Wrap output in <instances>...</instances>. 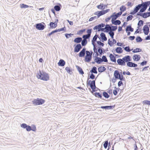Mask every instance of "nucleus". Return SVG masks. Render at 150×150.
I'll use <instances>...</instances> for the list:
<instances>
[{
  "label": "nucleus",
  "instance_id": "obj_1",
  "mask_svg": "<svg viewBox=\"0 0 150 150\" xmlns=\"http://www.w3.org/2000/svg\"><path fill=\"white\" fill-rule=\"evenodd\" d=\"M36 76L38 79L44 81H47L49 79L48 74L44 71L41 72L40 70H39V72L37 73Z\"/></svg>",
  "mask_w": 150,
  "mask_h": 150
},
{
  "label": "nucleus",
  "instance_id": "obj_2",
  "mask_svg": "<svg viewBox=\"0 0 150 150\" xmlns=\"http://www.w3.org/2000/svg\"><path fill=\"white\" fill-rule=\"evenodd\" d=\"M150 5V1H148L144 2H142L141 4H139L136 6L134 8V10L137 13L138 12L139 9H141L142 8L145 7L146 8H147L148 6Z\"/></svg>",
  "mask_w": 150,
  "mask_h": 150
},
{
  "label": "nucleus",
  "instance_id": "obj_3",
  "mask_svg": "<svg viewBox=\"0 0 150 150\" xmlns=\"http://www.w3.org/2000/svg\"><path fill=\"white\" fill-rule=\"evenodd\" d=\"M45 100L41 98H37L35 99L32 101L33 103L35 105H41L43 104Z\"/></svg>",
  "mask_w": 150,
  "mask_h": 150
},
{
  "label": "nucleus",
  "instance_id": "obj_4",
  "mask_svg": "<svg viewBox=\"0 0 150 150\" xmlns=\"http://www.w3.org/2000/svg\"><path fill=\"white\" fill-rule=\"evenodd\" d=\"M86 55L85 57V61L86 62H90L92 59V54L88 51H86Z\"/></svg>",
  "mask_w": 150,
  "mask_h": 150
},
{
  "label": "nucleus",
  "instance_id": "obj_5",
  "mask_svg": "<svg viewBox=\"0 0 150 150\" xmlns=\"http://www.w3.org/2000/svg\"><path fill=\"white\" fill-rule=\"evenodd\" d=\"M35 27L38 30H42L45 28L46 25L43 22L36 24Z\"/></svg>",
  "mask_w": 150,
  "mask_h": 150
},
{
  "label": "nucleus",
  "instance_id": "obj_6",
  "mask_svg": "<svg viewBox=\"0 0 150 150\" xmlns=\"http://www.w3.org/2000/svg\"><path fill=\"white\" fill-rule=\"evenodd\" d=\"M90 86L91 88L92 89L93 92H95L97 91V90H96V88L95 85V80L92 81L91 83L88 85Z\"/></svg>",
  "mask_w": 150,
  "mask_h": 150
},
{
  "label": "nucleus",
  "instance_id": "obj_7",
  "mask_svg": "<svg viewBox=\"0 0 150 150\" xmlns=\"http://www.w3.org/2000/svg\"><path fill=\"white\" fill-rule=\"evenodd\" d=\"M105 26V24L104 23H102L95 26L93 28L94 30H98V31H100V30L101 28L104 27Z\"/></svg>",
  "mask_w": 150,
  "mask_h": 150
},
{
  "label": "nucleus",
  "instance_id": "obj_8",
  "mask_svg": "<svg viewBox=\"0 0 150 150\" xmlns=\"http://www.w3.org/2000/svg\"><path fill=\"white\" fill-rule=\"evenodd\" d=\"M122 58L125 63L126 62L128 63L132 61V58L129 55L126 56Z\"/></svg>",
  "mask_w": 150,
  "mask_h": 150
},
{
  "label": "nucleus",
  "instance_id": "obj_9",
  "mask_svg": "<svg viewBox=\"0 0 150 150\" xmlns=\"http://www.w3.org/2000/svg\"><path fill=\"white\" fill-rule=\"evenodd\" d=\"M122 14V13L119 12L117 13L114 12L113 13L112 15V19H116L118 17H120Z\"/></svg>",
  "mask_w": 150,
  "mask_h": 150
},
{
  "label": "nucleus",
  "instance_id": "obj_10",
  "mask_svg": "<svg viewBox=\"0 0 150 150\" xmlns=\"http://www.w3.org/2000/svg\"><path fill=\"white\" fill-rule=\"evenodd\" d=\"M82 48V47L80 44H77L74 47V52H78Z\"/></svg>",
  "mask_w": 150,
  "mask_h": 150
},
{
  "label": "nucleus",
  "instance_id": "obj_11",
  "mask_svg": "<svg viewBox=\"0 0 150 150\" xmlns=\"http://www.w3.org/2000/svg\"><path fill=\"white\" fill-rule=\"evenodd\" d=\"M143 30L144 33L145 35H147L148 34L149 32V28L147 25H146L144 26Z\"/></svg>",
  "mask_w": 150,
  "mask_h": 150
},
{
  "label": "nucleus",
  "instance_id": "obj_12",
  "mask_svg": "<svg viewBox=\"0 0 150 150\" xmlns=\"http://www.w3.org/2000/svg\"><path fill=\"white\" fill-rule=\"evenodd\" d=\"M116 19H111V22L112 24L114 25H119L121 23V21L119 20H115Z\"/></svg>",
  "mask_w": 150,
  "mask_h": 150
},
{
  "label": "nucleus",
  "instance_id": "obj_13",
  "mask_svg": "<svg viewBox=\"0 0 150 150\" xmlns=\"http://www.w3.org/2000/svg\"><path fill=\"white\" fill-rule=\"evenodd\" d=\"M117 62L118 64L120 65L125 66L126 64L125 63H124V60H123V58L122 59L120 58L118 59Z\"/></svg>",
  "mask_w": 150,
  "mask_h": 150
},
{
  "label": "nucleus",
  "instance_id": "obj_14",
  "mask_svg": "<svg viewBox=\"0 0 150 150\" xmlns=\"http://www.w3.org/2000/svg\"><path fill=\"white\" fill-rule=\"evenodd\" d=\"M127 67H136L137 66V64L130 62L127 63Z\"/></svg>",
  "mask_w": 150,
  "mask_h": 150
},
{
  "label": "nucleus",
  "instance_id": "obj_15",
  "mask_svg": "<svg viewBox=\"0 0 150 150\" xmlns=\"http://www.w3.org/2000/svg\"><path fill=\"white\" fill-rule=\"evenodd\" d=\"M94 14L97 16V18H98L100 16H102L104 14L103 10L98 11L94 13Z\"/></svg>",
  "mask_w": 150,
  "mask_h": 150
},
{
  "label": "nucleus",
  "instance_id": "obj_16",
  "mask_svg": "<svg viewBox=\"0 0 150 150\" xmlns=\"http://www.w3.org/2000/svg\"><path fill=\"white\" fill-rule=\"evenodd\" d=\"M145 8V7H144V8H142L140 9L139 12L137 13V16H142V13L144 12L147 9Z\"/></svg>",
  "mask_w": 150,
  "mask_h": 150
},
{
  "label": "nucleus",
  "instance_id": "obj_17",
  "mask_svg": "<svg viewBox=\"0 0 150 150\" xmlns=\"http://www.w3.org/2000/svg\"><path fill=\"white\" fill-rule=\"evenodd\" d=\"M114 107H115L114 106L110 105V106H101L100 108H103V109H105L110 110V109H112L114 108Z\"/></svg>",
  "mask_w": 150,
  "mask_h": 150
},
{
  "label": "nucleus",
  "instance_id": "obj_18",
  "mask_svg": "<svg viewBox=\"0 0 150 150\" xmlns=\"http://www.w3.org/2000/svg\"><path fill=\"white\" fill-rule=\"evenodd\" d=\"M65 62L63 59H61L58 63V65L60 66L63 67L65 64Z\"/></svg>",
  "mask_w": 150,
  "mask_h": 150
},
{
  "label": "nucleus",
  "instance_id": "obj_19",
  "mask_svg": "<svg viewBox=\"0 0 150 150\" xmlns=\"http://www.w3.org/2000/svg\"><path fill=\"white\" fill-rule=\"evenodd\" d=\"M100 36L101 37L102 41H105L107 40V38L105 34L103 33H101L100 34Z\"/></svg>",
  "mask_w": 150,
  "mask_h": 150
},
{
  "label": "nucleus",
  "instance_id": "obj_20",
  "mask_svg": "<svg viewBox=\"0 0 150 150\" xmlns=\"http://www.w3.org/2000/svg\"><path fill=\"white\" fill-rule=\"evenodd\" d=\"M94 61L98 64H100L103 61L100 57H96L94 59Z\"/></svg>",
  "mask_w": 150,
  "mask_h": 150
},
{
  "label": "nucleus",
  "instance_id": "obj_21",
  "mask_svg": "<svg viewBox=\"0 0 150 150\" xmlns=\"http://www.w3.org/2000/svg\"><path fill=\"white\" fill-rule=\"evenodd\" d=\"M106 6V5H105L103 4H100L99 5H98L97 7L98 9L103 10L105 8V7Z\"/></svg>",
  "mask_w": 150,
  "mask_h": 150
},
{
  "label": "nucleus",
  "instance_id": "obj_22",
  "mask_svg": "<svg viewBox=\"0 0 150 150\" xmlns=\"http://www.w3.org/2000/svg\"><path fill=\"white\" fill-rule=\"evenodd\" d=\"M105 30L104 31L105 32L108 33L109 31H110L111 30V26L109 24H106L105 25Z\"/></svg>",
  "mask_w": 150,
  "mask_h": 150
},
{
  "label": "nucleus",
  "instance_id": "obj_23",
  "mask_svg": "<svg viewBox=\"0 0 150 150\" xmlns=\"http://www.w3.org/2000/svg\"><path fill=\"white\" fill-rule=\"evenodd\" d=\"M109 57L110 60L113 62H116V57L112 54H110L109 55Z\"/></svg>",
  "mask_w": 150,
  "mask_h": 150
},
{
  "label": "nucleus",
  "instance_id": "obj_24",
  "mask_svg": "<svg viewBox=\"0 0 150 150\" xmlns=\"http://www.w3.org/2000/svg\"><path fill=\"white\" fill-rule=\"evenodd\" d=\"M140 58L141 57L139 55L135 54L133 56V59L134 61H138L140 59Z\"/></svg>",
  "mask_w": 150,
  "mask_h": 150
},
{
  "label": "nucleus",
  "instance_id": "obj_25",
  "mask_svg": "<svg viewBox=\"0 0 150 150\" xmlns=\"http://www.w3.org/2000/svg\"><path fill=\"white\" fill-rule=\"evenodd\" d=\"M76 67L80 74L82 75H83L84 74V73L83 71L82 68L80 67H79L77 65H76Z\"/></svg>",
  "mask_w": 150,
  "mask_h": 150
},
{
  "label": "nucleus",
  "instance_id": "obj_26",
  "mask_svg": "<svg viewBox=\"0 0 150 150\" xmlns=\"http://www.w3.org/2000/svg\"><path fill=\"white\" fill-rule=\"evenodd\" d=\"M116 52L118 54H121L123 52V50L121 47H117L115 49Z\"/></svg>",
  "mask_w": 150,
  "mask_h": 150
},
{
  "label": "nucleus",
  "instance_id": "obj_27",
  "mask_svg": "<svg viewBox=\"0 0 150 150\" xmlns=\"http://www.w3.org/2000/svg\"><path fill=\"white\" fill-rule=\"evenodd\" d=\"M125 30L126 32H127V31H130L131 32H132L134 31V29L132 28L131 25H129L127 26Z\"/></svg>",
  "mask_w": 150,
  "mask_h": 150
},
{
  "label": "nucleus",
  "instance_id": "obj_28",
  "mask_svg": "<svg viewBox=\"0 0 150 150\" xmlns=\"http://www.w3.org/2000/svg\"><path fill=\"white\" fill-rule=\"evenodd\" d=\"M82 40V38L80 37H78L75 38L74 42L77 43H80Z\"/></svg>",
  "mask_w": 150,
  "mask_h": 150
},
{
  "label": "nucleus",
  "instance_id": "obj_29",
  "mask_svg": "<svg viewBox=\"0 0 150 150\" xmlns=\"http://www.w3.org/2000/svg\"><path fill=\"white\" fill-rule=\"evenodd\" d=\"M106 68L104 67H100L98 68V70L99 72H102L105 71Z\"/></svg>",
  "mask_w": 150,
  "mask_h": 150
},
{
  "label": "nucleus",
  "instance_id": "obj_30",
  "mask_svg": "<svg viewBox=\"0 0 150 150\" xmlns=\"http://www.w3.org/2000/svg\"><path fill=\"white\" fill-rule=\"evenodd\" d=\"M119 73L118 71L115 70V71L114 74V75L115 79H118V78H119Z\"/></svg>",
  "mask_w": 150,
  "mask_h": 150
},
{
  "label": "nucleus",
  "instance_id": "obj_31",
  "mask_svg": "<svg viewBox=\"0 0 150 150\" xmlns=\"http://www.w3.org/2000/svg\"><path fill=\"white\" fill-rule=\"evenodd\" d=\"M98 35H95L93 37L92 40V44L93 45H95L94 43H95L96 42H97V39L98 38Z\"/></svg>",
  "mask_w": 150,
  "mask_h": 150
},
{
  "label": "nucleus",
  "instance_id": "obj_32",
  "mask_svg": "<svg viewBox=\"0 0 150 150\" xmlns=\"http://www.w3.org/2000/svg\"><path fill=\"white\" fill-rule=\"evenodd\" d=\"M97 68L95 67H93L92 69L90 71V72L92 73H93L94 74H97Z\"/></svg>",
  "mask_w": 150,
  "mask_h": 150
},
{
  "label": "nucleus",
  "instance_id": "obj_33",
  "mask_svg": "<svg viewBox=\"0 0 150 150\" xmlns=\"http://www.w3.org/2000/svg\"><path fill=\"white\" fill-rule=\"evenodd\" d=\"M65 69L68 73L70 74H71L72 69L71 68L68 67H67L65 68Z\"/></svg>",
  "mask_w": 150,
  "mask_h": 150
},
{
  "label": "nucleus",
  "instance_id": "obj_34",
  "mask_svg": "<svg viewBox=\"0 0 150 150\" xmlns=\"http://www.w3.org/2000/svg\"><path fill=\"white\" fill-rule=\"evenodd\" d=\"M94 95L96 97H99L100 98L102 99V95L100 93L96 92L94 93Z\"/></svg>",
  "mask_w": 150,
  "mask_h": 150
},
{
  "label": "nucleus",
  "instance_id": "obj_35",
  "mask_svg": "<svg viewBox=\"0 0 150 150\" xmlns=\"http://www.w3.org/2000/svg\"><path fill=\"white\" fill-rule=\"evenodd\" d=\"M119 78H118V79L120 80L121 81H123L125 79V78H124L122 74V73L120 72L119 73Z\"/></svg>",
  "mask_w": 150,
  "mask_h": 150
},
{
  "label": "nucleus",
  "instance_id": "obj_36",
  "mask_svg": "<svg viewBox=\"0 0 150 150\" xmlns=\"http://www.w3.org/2000/svg\"><path fill=\"white\" fill-rule=\"evenodd\" d=\"M143 39L139 36H137L136 38V40L137 42H141Z\"/></svg>",
  "mask_w": 150,
  "mask_h": 150
},
{
  "label": "nucleus",
  "instance_id": "obj_37",
  "mask_svg": "<svg viewBox=\"0 0 150 150\" xmlns=\"http://www.w3.org/2000/svg\"><path fill=\"white\" fill-rule=\"evenodd\" d=\"M54 9L57 11H59L61 9L60 6L58 5H56L54 7Z\"/></svg>",
  "mask_w": 150,
  "mask_h": 150
},
{
  "label": "nucleus",
  "instance_id": "obj_38",
  "mask_svg": "<svg viewBox=\"0 0 150 150\" xmlns=\"http://www.w3.org/2000/svg\"><path fill=\"white\" fill-rule=\"evenodd\" d=\"M85 52L81 51L79 53V57H83L85 56Z\"/></svg>",
  "mask_w": 150,
  "mask_h": 150
},
{
  "label": "nucleus",
  "instance_id": "obj_39",
  "mask_svg": "<svg viewBox=\"0 0 150 150\" xmlns=\"http://www.w3.org/2000/svg\"><path fill=\"white\" fill-rule=\"evenodd\" d=\"M109 32L108 33L110 36L111 37L112 39H113L114 38V32L111 30L109 31Z\"/></svg>",
  "mask_w": 150,
  "mask_h": 150
},
{
  "label": "nucleus",
  "instance_id": "obj_40",
  "mask_svg": "<svg viewBox=\"0 0 150 150\" xmlns=\"http://www.w3.org/2000/svg\"><path fill=\"white\" fill-rule=\"evenodd\" d=\"M126 10V8L124 6H122L120 8V12H121V13H122L124 11Z\"/></svg>",
  "mask_w": 150,
  "mask_h": 150
},
{
  "label": "nucleus",
  "instance_id": "obj_41",
  "mask_svg": "<svg viewBox=\"0 0 150 150\" xmlns=\"http://www.w3.org/2000/svg\"><path fill=\"white\" fill-rule=\"evenodd\" d=\"M103 95L106 98H108L109 97L108 93L105 91H104L103 93Z\"/></svg>",
  "mask_w": 150,
  "mask_h": 150
},
{
  "label": "nucleus",
  "instance_id": "obj_42",
  "mask_svg": "<svg viewBox=\"0 0 150 150\" xmlns=\"http://www.w3.org/2000/svg\"><path fill=\"white\" fill-rule=\"evenodd\" d=\"M81 42V45L82 46H85L87 43V40H82Z\"/></svg>",
  "mask_w": 150,
  "mask_h": 150
},
{
  "label": "nucleus",
  "instance_id": "obj_43",
  "mask_svg": "<svg viewBox=\"0 0 150 150\" xmlns=\"http://www.w3.org/2000/svg\"><path fill=\"white\" fill-rule=\"evenodd\" d=\"M124 50L127 52H129L132 50L133 49H130L129 46H126L125 47H123Z\"/></svg>",
  "mask_w": 150,
  "mask_h": 150
},
{
  "label": "nucleus",
  "instance_id": "obj_44",
  "mask_svg": "<svg viewBox=\"0 0 150 150\" xmlns=\"http://www.w3.org/2000/svg\"><path fill=\"white\" fill-rule=\"evenodd\" d=\"M144 23V21L142 20H140L138 23L137 25L138 26V28L141 27L143 25Z\"/></svg>",
  "mask_w": 150,
  "mask_h": 150
},
{
  "label": "nucleus",
  "instance_id": "obj_45",
  "mask_svg": "<svg viewBox=\"0 0 150 150\" xmlns=\"http://www.w3.org/2000/svg\"><path fill=\"white\" fill-rule=\"evenodd\" d=\"M111 31H115L116 30L117 28V26H114L111 25Z\"/></svg>",
  "mask_w": 150,
  "mask_h": 150
},
{
  "label": "nucleus",
  "instance_id": "obj_46",
  "mask_svg": "<svg viewBox=\"0 0 150 150\" xmlns=\"http://www.w3.org/2000/svg\"><path fill=\"white\" fill-rule=\"evenodd\" d=\"M103 49L101 47H99L98 48V52L101 55L103 54Z\"/></svg>",
  "mask_w": 150,
  "mask_h": 150
},
{
  "label": "nucleus",
  "instance_id": "obj_47",
  "mask_svg": "<svg viewBox=\"0 0 150 150\" xmlns=\"http://www.w3.org/2000/svg\"><path fill=\"white\" fill-rule=\"evenodd\" d=\"M73 35V34L71 33H65V37L67 39L69 38L70 37H71Z\"/></svg>",
  "mask_w": 150,
  "mask_h": 150
},
{
  "label": "nucleus",
  "instance_id": "obj_48",
  "mask_svg": "<svg viewBox=\"0 0 150 150\" xmlns=\"http://www.w3.org/2000/svg\"><path fill=\"white\" fill-rule=\"evenodd\" d=\"M90 36L86 34L83 35L82 36V38H83V40H87V39H88L90 38Z\"/></svg>",
  "mask_w": 150,
  "mask_h": 150
},
{
  "label": "nucleus",
  "instance_id": "obj_49",
  "mask_svg": "<svg viewBox=\"0 0 150 150\" xmlns=\"http://www.w3.org/2000/svg\"><path fill=\"white\" fill-rule=\"evenodd\" d=\"M86 30L85 29H84L82 30H80L77 32V34L78 35H80L82 34V33L84 32Z\"/></svg>",
  "mask_w": 150,
  "mask_h": 150
},
{
  "label": "nucleus",
  "instance_id": "obj_50",
  "mask_svg": "<svg viewBox=\"0 0 150 150\" xmlns=\"http://www.w3.org/2000/svg\"><path fill=\"white\" fill-rule=\"evenodd\" d=\"M20 7L21 8H28L29 6L24 4H20Z\"/></svg>",
  "mask_w": 150,
  "mask_h": 150
},
{
  "label": "nucleus",
  "instance_id": "obj_51",
  "mask_svg": "<svg viewBox=\"0 0 150 150\" xmlns=\"http://www.w3.org/2000/svg\"><path fill=\"white\" fill-rule=\"evenodd\" d=\"M101 59L102 61H103V62H107L108 61L105 56L103 55Z\"/></svg>",
  "mask_w": 150,
  "mask_h": 150
},
{
  "label": "nucleus",
  "instance_id": "obj_52",
  "mask_svg": "<svg viewBox=\"0 0 150 150\" xmlns=\"http://www.w3.org/2000/svg\"><path fill=\"white\" fill-rule=\"evenodd\" d=\"M55 23L54 22H51L50 23L49 25L51 28H55L56 27H55L54 25Z\"/></svg>",
  "mask_w": 150,
  "mask_h": 150
},
{
  "label": "nucleus",
  "instance_id": "obj_53",
  "mask_svg": "<svg viewBox=\"0 0 150 150\" xmlns=\"http://www.w3.org/2000/svg\"><path fill=\"white\" fill-rule=\"evenodd\" d=\"M143 103L144 104H146L149 105H150V101L145 100L143 101Z\"/></svg>",
  "mask_w": 150,
  "mask_h": 150
},
{
  "label": "nucleus",
  "instance_id": "obj_54",
  "mask_svg": "<svg viewBox=\"0 0 150 150\" xmlns=\"http://www.w3.org/2000/svg\"><path fill=\"white\" fill-rule=\"evenodd\" d=\"M133 18V16L132 15H129L128 16L127 18V21H128L132 20Z\"/></svg>",
  "mask_w": 150,
  "mask_h": 150
},
{
  "label": "nucleus",
  "instance_id": "obj_55",
  "mask_svg": "<svg viewBox=\"0 0 150 150\" xmlns=\"http://www.w3.org/2000/svg\"><path fill=\"white\" fill-rule=\"evenodd\" d=\"M142 17L145 18L148 17L147 12L144 13H142Z\"/></svg>",
  "mask_w": 150,
  "mask_h": 150
},
{
  "label": "nucleus",
  "instance_id": "obj_56",
  "mask_svg": "<svg viewBox=\"0 0 150 150\" xmlns=\"http://www.w3.org/2000/svg\"><path fill=\"white\" fill-rule=\"evenodd\" d=\"M92 29H88L86 31L87 33V35H88L90 36L91 34L92 33Z\"/></svg>",
  "mask_w": 150,
  "mask_h": 150
},
{
  "label": "nucleus",
  "instance_id": "obj_57",
  "mask_svg": "<svg viewBox=\"0 0 150 150\" xmlns=\"http://www.w3.org/2000/svg\"><path fill=\"white\" fill-rule=\"evenodd\" d=\"M27 125L25 123H23L21 125V127L23 128L24 129H26L27 127Z\"/></svg>",
  "mask_w": 150,
  "mask_h": 150
},
{
  "label": "nucleus",
  "instance_id": "obj_58",
  "mask_svg": "<svg viewBox=\"0 0 150 150\" xmlns=\"http://www.w3.org/2000/svg\"><path fill=\"white\" fill-rule=\"evenodd\" d=\"M97 44L100 45L102 47H103L104 45V44L103 43L101 42L100 41H98L97 42Z\"/></svg>",
  "mask_w": 150,
  "mask_h": 150
},
{
  "label": "nucleus",
  "instance_id": "obj_59",
  "mask_svg": "<svg viewBox=\"0 0 150 150\" xmlns=\"http://www.w3.org/2000/svg\"><path fill=\"white\" fill-rule=\"evenodd\" d=\"M108 144V141H107L105 142L103 144V146L105 149L107 148Z\"/></svg>",
  "mask_w": 150,
  "mask_h": 150
},
{
  "label": "nucleus",
  "instance_id": "obj_60",
  "mask_svg": "<svg viewBox=\"0 0 150 150\" xmlns=\"http://www.w3.org/2000/svg\"><path fill=\"white\" fill-rule=\"evenodd\" d=\"M27 126L26 128V130L28 132L30 131L31 130V127L28 125Z\"/></svg>",
  "mask_w": 150,
  "mask_h": 150
},
{
  "label": "nucleus",
  "instance_id": "obj_61",
  "mask_svg": "<svg viewBox=\"0 0 150 150\" xmlns=\"http://www.w3.org/2000/svg\"><path fill=\"white\" fill-rule=\"evenodd\" d=\"M31 127V130H32L33 131H35L36 130V127L35 126V125H32V127Z\"/></svg>",
  "mask_w": 150,
  "mask_h": 150
},
{
  "label": "nucleus",
  "instance_id": "obj_62",
  "mask_svg": "<svg viewBox=\"0 0 150 150\" xmlns=\"http://www.w3.org/2000/svg\"><path fill=\"white\" fill-rule=\"evenodd\" d=\"M108 43L110 47H111L112 46V45H113L112 42V41H111L110 40V39H108Z\"/></svg>",
  "mask_w": 150,
  "mask_h": 150
},
{
  "label": "nucleus",
  "instance_id": "obj_63",
  "mask_svg": "<svg viewBox=\"0 0 150 150\" xmlns=\"http://www.w3.org/2000/svg\"><path fill=\"white\" fill-rule=\"evenodd\" d=\"M98 18H97V17L96 16H94V17H91L89 19V21H92L93 20H94L95 19H97Z\"/></svg>",
  "mask_w": 150,
  "mask_h": 150
},
{
  "label": "nucleus",
  "instance_id": "obj_64",
  "mask_svg": "<svg viewBox=\"0 0 150 150\" xmlns=\"http://www.w3.org/2000/svg\"><path fill=\"white\" fill-rule=\"evenodd\" d=\"M147 62V61L144 60L140 63V65L142 66H144L146 64Z\"/></svg>",
  "mask_w": 150,
  "mask_h": 150
}]
</instances>
